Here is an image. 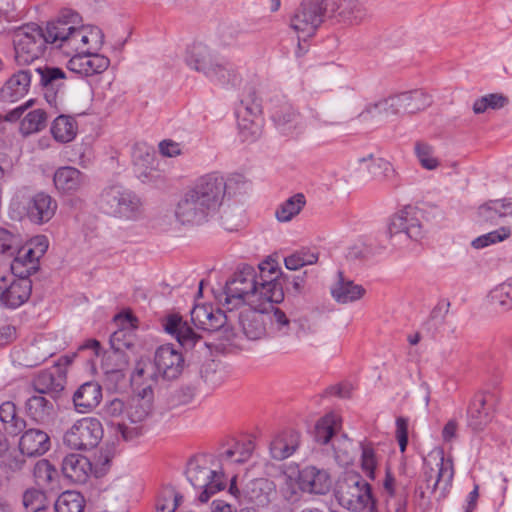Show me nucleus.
I'll return each mask as SVG.
<instances>
[{
  "mask_svg": "<svg viewBox=\"0 0 512 512\" xmlns=\"http://www.w3.org/2000/svg\"><path fill=\"white\" fill-rule=\"evenodd\" d=\"M260 274L250 265L238 269L226 282L223 306L228 310L238 308L246 303L251 307L278 304L284 299L282 284L277 279L278 271L273 263L259 265Z\"/></svg>",
  "mask_w": 512,
  "mask_h": 512,
  "instance_id": "obj_1",
  "label": "nucleus"
},
{
  "mask_svg": "<svg viewBox=\"0 0 512 512\" xmlns=\"http://www.w3.org/2000/svg\"><path fill=\"white\" fill-rule=\"evenodd\" d=\"M222 182L201 176L179 198L175 205V220L186 226L204 224L220 208Z\"/></svg>",
  "mask_w": 512,
  "mask_h": 512,
  "instance_id": "obj_2",
  "label": "nucleus"
},
{
  "mask_svg": "<svg viewBox=\"0 0 512 512\" xmlns=\"http://www.w3.org/2000/svg\"><path fill=\"white\" fill-rule=\"evenodd\" d=\"M97 204L104 214L122 221L137 222L145 215L142 198L119 183L105 186L98 196Z\"/></svg>",
  "mask_w": 512,
  "mask_h": 512,
  "instance_id": "obj_3",
  "label": "nucleus"
},
{
  "mask_svg": "<svg viewBox=\"0 0 512 512\" xmlns=\"http://www.w3.org/2000/svg\"><path fill=\"white\" fill-rule=\"evenodd\" d=\"M55 20L49 21L45 30L35 23H30L19 27L15 31L14 49L15 60L19 65H29L34 60L43 56L47 45L56 48L51 26Z\"/></svg>",
  "mask_w": 512,
  "mask_h": 512,
  "instance_id": "obj_4",
  "label": "nucleus"
},
{
  "mask_svg": "<svg viewBox=\"0 0 512 512\" xmlns=\"http://www.w3.org/2000/svg\"><path fill=\"white\" fill-rule=\"evenodd\" d=\"M82 18L79 13L64 9L60 12L55 24L51 26L56 48L67 55H79L89 52L88 35L84 33Z\"/></svg>",
  "mask_w": 512,
  "mask_h": 512,
  "instance_id": "obj_5",
  "label": "nucleus"
},
{
  "mask_svg": "<svg viewBox=\"0 0 512 512\" xmlns=\"http://www.w3.org/2000/svg\"><path fill=\"white\" fill-rule=\"evenodd\" d=\"M238 135L242 142L253 143L257 141L264 127L261 99L253 88L242 97L236 108Z\"/></svg>",
  "mask_w": 512,
  "mask_h": 512,
  "instance_id": "obj_6",
  "label": "nucleus"
},
{
  "mask_svg": "<svg viewBox=\"0 0 512 512\" xmlns=\"http://www.w3.org/2000/svg\"><path fill=\"white\" fill-rule=\"evenodd\" d=\"M335 496L338 503L347 510L358 512L369 505L371 512L375 510L371 486L359 474L346 473L337 484Z\"/></svg>",
  "mask_w": 512,
  "mask_h": 512,
  "instance_id": "obj_7",
  "label": "nucleus"
},
{
  "mask_svg": "<svg viewBox=\"0 0 512 512\" xmlns=\"http://www.w3.org/2000/svg\"><path fill=\"white\" fill-rule=\"evenodd\" d=\"M209 459L206 455L192 458L186 468V477L191 485L201 490L198 499L207 502L212 495L223 490L226 480L222 471H217L208 466Z\"/></svg>",
  "mask_w": 512,
  "mask_h": 512,
  "instance_id": "obj_8",
  "label": "nucleus"
},
{
  "mask_svg": "<svg viewBox=\"0 0 512 512\" xmlns=\"http://www.w3.org/2000/svg\"><path fill=\"white\" fill-rule=\"evenodd\" d=\"M423 477L426 488L437 494V500L444 499L454 478V466L451 458H446L443 451L430 454L424 461Z\"/></svg>",
  "mask_w": 512,
  "mask_h": 512,
  "instance_id": "obj_9",
  "label": "nucleus"
},
{
  "mask_svg": "<svg viewBox=\"0 0 512 512\" xmlns=\"http://www.w3.org/2000/svg\"><path fill=\"white\" fill-rule=\"evenodd\" d=\"M267 109L274 127L280 134L294 138L303 132L305 126L302 116L286 96H272Z\"/></svg>",
  "mask_w": 512,
  "mask_h": 512,
  "instance_id": "obj_10",
  "label": "nucleus"
},
{
  "mask_svg": "<svg viewBox=\"0 0 512 512\" xmlns=\"http://www.w3.org/2000/svg\"><path fill=\"white\" fill-rule=\"evenodd\" d=\"M104 435V429L99 419L84 417L73 423L65 432L63 442L75 450H88L95 448Z\"/></svg>",
  "mask_w": 512,
  "mask_h": 512,
  "instance_id": "obj_11",
  "label": "nucleus"
},
{
  "mask_svg": "<svg viewBox=\"0 0 512 512\" xmlns=\"http://www.w3.org/2000/svg\"><path fill=\"white\" fill-rule=\"evenodd\" d=\"M326 0H302L290 19V27L303 38L313 36L324 22Z\"/></svg>",
  "mask_w": 512,
  "mask_h": 512,
  "instance_id": "obj_12",
  "label": "nucleus"
},
{
  "mask_svg": "<svg viewBox=\"0 0 512 512\" xmlns=\"http://www.w3.org/2000/svg\"><path fill=\"white\" fill-rule=\"evenodd\" d=\"M422 213L416 207L406 206L391 220L388 232L391 240L401 243L403 240H419L423 236Z\"/></svg>",
  "mask_w": 512,
  "mask_h": 512,
  "instance_id": "obj_13",
  "label": "nucleus"
},
{
  "mask_svg": "<svg viewBox=\"0 0 512 512\" xmlns=\"http://www.w3.org/2000/svg\"><path fill=\"white\" fill-rule=\"evenodd\" d=\"M152 404L145 399L132 398L126 405L125 416L118 423V431L125 441H132L144 433L145 421Z\"/></svg>",
  "mask_w": 512,
  "mask_h": 512,
  "instance_id": "obj_14",
  "label": "nucleus"
},
{
  "mask_svg": "<svg viewBox=\"0 0 512 512\" xmlns=\"http://www.w3.org/2000/svg\"><path fill=\"white\" fill-rule=\"evenodd\" d=\"M39 77V85L44 91V97L50 106H57L59 94H64L66 73L62 68L43 64L32 69Z\"/></svg>",
  "mask_w": 512,
  "mask_h": 512,
  "instance_id": "obj_15",
  "label": "nucleus"
},
{
  "mask_svg": "<svg viewBox=\"0 0 512 512\" xmlns=\"http://www.w3.org/2000/svg\"><path fill=\"white\" fill-rule=\"evenodd\" d=\"M153 361L160 379L165 381L177 379L184 370V357L172 344L157 348Z\"/></svg>",
  "mask_w": 512,
  "mask_h": 512,
  "instance_id": "obj_16",
  "label": "nucleus"
},
{
  "mask_svg": "<svg viewBox=\"0 0 512 512\" xmlns=\"http://www.w3.org/2000/svg\"><path fill=\"white\" fill-rule=\"evenodd\" d=\"M219 59L207 45L200 42L189 46L185 56V62L190 68L202 72L206 77H216L222 82H227L223 75L217 76L213 69Z\"/></svg>",
  "mask_w": 512,
  "mask_h": 512,
  "instance_id": "obj_17",
  "label": "nucleus"
},
{
  "mask_svg": "<svg viewBox=\"0 0 512 512\" xmlns=\"http://www.w3.org/2000/svg\"><path fill=\"white\" fill-rule=\"evenodd\" d=\"M406 99L404 92L390 95L386 98L380 99L377 102L369 103L358 114V118L362 121H367L370 118L379 116H399L401 114H408L406 109Z\"/></svg>",
  "mask_w": 512,
  "mask_h": 512,
  "instance_id": "obj_18",
  "label": "nucleus"
},
{
  "mask_svg": "<svg viewBox=\"0 0 512 512\" xmlns=\"http://www.w3.org/2000/svg\"><path fill=\"white\" fill-rule=\"evenodd\" d=\"M494 400L491 394L476 395L467 411V424L475 432L482 431L492 421Z\"/></svg>",
  "mask_w": 512,
  "mask_h": 512,
  "instance_id": "obj_19",
  "label": "nucleus"
},
{
  "mask_svg": "<svg viewBox=\"0 0 512 512\" xmlns=\"http://www.w3.org/2000/svg\"><path fill=\"white\" fill-rule=\"evenodd\" d=\"M264 305L249 307L240 312L239 322L244 335L250 340H259L266 335L268 314Z\"/></svg>",
  "mask_w": 512,
  "mask_h": 512,
  "instance_id": "obj_20",
  "label": "nucleus"
},
{
  "mask_svg": "<svg viewBox=\"0 0 512 512\" xmlns=\"http://www.w3.org/2000/svg\"><path fill=\"white\" fill-rule=\"evenodd\" d=\"M109 65V58L92 51L73 55L67 67L72 72L88 77L103 73Z\"/></svg>",
  "mask_w": 512,
  "mask_h": 512,
  "instance_id": "obj_21",
  "label": "nucleus"
},
{
  "mask_svg": "<svg viewBox=\"0 0 512 512\" xmlns=\"http://www.w3.org/2000/svg\"><path fill=\"white\" fill-rule=\"evenodd\" d=\"M32 292V281L30 278H19L13 280L9 285L3 283L0 289V303L6 308L16 309L27 302Z\"/></svg>",
  "mask_w": 512,
  "mask_h": 512,
  "instance_id": "obj_22",
  "label": "nucleus"
},
{
  "mask_svg": "<svg viewBox=\"0 0 512 512\" xmlns=\"http://www.w3.org/2000/svg\"><path fill=\"white\" fill-rule=\"evenodd\" d=\"M58 204L56 200L45 192H38L27 202V217L34 224L49 222L56 213Z\"/></svg>",
  "mask_w": 512,
  "mask_h": 512,
  "instance_id": "obj_23",
  "label": "nucleus"
},
{
  "mask_svg": "<svg viewBox=\"0 0 512 512\" xmlns=\"http://www.w3.org/2000/svg\"><path fill=\"white\" fill-rule=\"evenodd\" d=\"M478 220L482 223L497 225L501 220L512 224V198L505 197L485 202L478 207Z\"/></svg>",
  "mask_w": 512,
  "mask_h": 512,
  "instance_id": "obj_24",
  "label": "nucleus"
},
{
  "mask_svg": "<svg viewBox=\"0 0 512 512\" xmlns=\"http://www.w3.org/2000/svg\"><path fill=\"white\" fill-rule=\"evenodd\" d=\"M32 77V68L22 69L14 73L0 89V100L6 103H14L22 99L29 91Z\"/></svg>",
  "mask_w": 512,
  "mask_h": 512,
  "instance_id": "obj_25",
  "label": "nucleus"
},
{
  "mask_svg": "<svg viewBox=\"0 0 512 512\" xmlns=\"http://www.w3.org/2000/svg\"><path fill=\"white\" fill-rule=\"evenodd\" d=\"M331 477L325 469L306 466L299 471V488L304 492L326 494L331 488Z\"/></svg>",
  "mask_w": 512,
  "mask_h": 512,
  "instance_id": "obj_26",
  "label": "nucleus"
},
{
  "mask_svg": "<svg viewBox=\"0 0 512 512\" xmlns=\"http://www.w3.org/2000/svg\"><path fill=\"white\" fill-rule=\"evenodd\" d=\"M226 320L225 313L211 305H195L191 310V321L204 331H217L225 325Z\"/></svg>",
  "mask_w": 512,
  "mask_h": 512,
  "instance_id": "obj_27",
  "label": "nucleus"
},
{
  "mask_svg": "<svg viewBox=\"0 0 512 512\" xmlns=\"http://www.w3.org/2000/svg\"><path fill=\"white\" fill-rule=\"evenodd\" d=\"M163 327L165 332L175 337L178 343L186 349L193 348L201 339V336L177 314L169 315L165 319Z\"/></svg>",
  "mask_w": 512,
  "mask_h": 512,
  "instance_id": "obj_28",
  "label": "nucleus"
},
{
  "mask_svg": "<svg viewBox=\"0 0 512 512\" xmlns=\"http://www.w3.org/2000/svg\"><path fill=\"white\" fill-rule=\"evenodd\" d=\"M24 407L26 415L41 425L50 424L55 417L54 402L38 393L29 396Z\"/></svg>",
  "mask_w": 512,
  "mask_h": 512,
  "instance_id": "obj_29",
  "label": "nucleus"
},
{
  "mask_svg": "<svg viewBox=\"0 0 512 512\" xmlns=\"http://www.w3.org/2000/svg\"><path fill=\"white\" fill-rule=\"evenodd\" d=\"M61 470L71 482L83 484L92 472V464L86 456L72 453L63 458Z\"/></svg>",
  "mask_w": 512,
  "mask_h": 512,
  "instance_id": "obj_30",
  "label": "nucleus"
},
{
  "mask_svg": "<svg viewBox=\"0 0 512 512\" xmlns=\"http://www.w3.org/2000/svg\"><path fill=\"white\" fill-rule=\"evenodd\" d=\"M300 444V435L293 430L275 435L269 444V454L273 460L283 461L292 456Z\"/></svg>",
  "mask_w": 512,
  "mask_h": 512,
  "instance_id": "obj_31",
  "label": "nucleus"
},
{
  "mask_svg": "<svg viewBox=\"0 0 512 512\" xmlns=\"http://www.w3.org/2000/svg\"><path fill=\"white\" fill-rule=\"evenodd\" d=\"M328 11L330 18L345 25H355L364 17V10L357 0H332Z\"/></svg>",
  "mask_w": 512,
  "mask_h": 512,
  "instance_id": "obj_32",
  "label": "nucleus"
},
{
  "mask_svg": "<svg viewBox=\"0 0 512 512\" xmlns=\"http://www.w3.org/2000/svg\"><path fill=\"white\" fill-rule=\"evenodd\" d=\"M50 446V437L40 429L26 430L19 440L20 453L29 457L45 454Z\"/></svg>",
  "mask_w": 512,
  "mask_h": 512,
  "instance_id": "obj_33",
  "label": "nucleus"
},
{
  "mask_svg": "<svg viewBox=\"0 0 512 512\" xmlns=\"http://www.w3.org/2000/svg\"><path fill=\"white\" fill-rule=\"evenodd\" d=\"M102 399V387L95 381L83 383L73 395L75 409L88 413L97 407Z\"/></svg>",
  "mask_w": 512,
  "mask_h": 512,
  "instance_id": "obj_34",
  "label": "nucleus"
},
{
  "mask_svg": "<svg viewBox=\"0 0 512 512\" xmlns=\"http://www.w3.org/2000/svg\"><path fill=\"white\" fill-rule=\"evenodd\" d=\"M366 293L362 285L344 277L343 272H338V280L331 287V295L339 304H348L360 300Z\"/></svg>",
  "mask_w": 512,
  "mask_h": 512,
  "instance_id": "obj_35",
  "label": "nucleus"
},
{
  "mask_svg": "<svg viewBox=\"0 0 512 512\" xmlns=\"http://www.w3.org/2000/svg\"><path fill=\"white\" fill-rule=\"evenodd\" d=\"M66 377L59 367L41 371L34 379L35 392L41 395L58 394L65 387Z\"/></svg>",
  "mask_w": 512,
  "mask_h": 512,
  "instance_id": "obj_36",
  "label": "nucleus"
},
{
  "mask_svg": "<svg viewBox=\"0 0 512 512\" xmlns=\"http://www.w3.org/2000/svg\"><path fill=\"white\" fill-rule=\"evenodd\" d=\"M169 169V162H133V173L142 183H163Z\"/></svg>",
  "mask_w": 512,
  "mask_h": 512,
  "instance_id": "obj_37",
  "label": "nucleus"
},
{
  "mask_svg": "<svg viewBox=\"0 0 512 512\" xmlns=\"http://www.w3.org/2000/svg\"><path fill=\"white\" fill-rule=\"evenodd\" d=\"M84 180V175L71 166L58 168L53 177L55 188L62 194L77 192L84 184Z\"/></svg>",
  "mask_w": 512,
  "mask_h": 512,
  "instance_id": "obj_38",
  "label": "nucleus"
},
{
  "mask_svg": "<svg viewBox=\"0 0 512 512\" xmlns=\"http://www.w3.org/2000/svg\"><path fill=\"white\" fill-rule=\"evenodd\" d=\"M358 177L362 180L394 182L397 173L391 162H357Z\"/></svg>",
  "mask_w": 512,
  "mask_h": 512,
  "instance_id": "obj_39",
  "label": "nucleus"
},
{
  "mask_svg": "<svg viewBox=\"0 0 512 512\" xmlns=\"http://www.w3.org/2000/svg\"><path fill=\"white\" fill-rule=\"evenodd\" d=\"M15 254L16 256L11 263V271L14 276L29 278L32 274L36 273L39 268V259L31 247H18Z\"/></svg>",
  "mask_w": 512,
  "mask_h": 512,
  "instance_id": "obj_40",
  "label": "nucleus"
},
{
  "mask_svg": "<svg viewBox=\"0 0 512 512\" xmlns=\"http://www.w3.org/2000/svg\"><path fill=\"white\" fill-rule=\"evenodd\" d=\"M205 177L217 178V180L222 182L220 206L222 205L225 196H228L229 198L243 196L247 194L251 188L250 182L241 174L231 175L227 179L217 173L206 174Z\"/></svg>",
  "mask_w": 512,
  "mask_h": 512,
  "instance_id": "obj_41",
  "label": "nucleus"
},
{
  "mask_svg": "<svg viewBox=\"0 0 512 512\" xmlns=\"http://www.w3.org/2000/svg\"><path fill=\"white\" fill-rule=\"evenodd\" d=\"M123 336L124 331L119 330L114 332L110 338L113 351L106 357L105 365L107 366V372H120L128 366L129 359L119 344Z\"/></svg>",
  "mask_w": 512,
  "mask_h": 512,
  "instance_id": "obj_42",
  "label": "nucleus"
},
{
  "mask_svg": "<svg viewBox=\"0 0 512 512\" xmlns=\"http://www.w3.org/2000/svg\"><path fill=\"white\" fill-rule=\"evenodd\" d=\"M0 420L6 432L14 436L20 434L26 427V421L17 415L16 405L11 401L0 405Z\"/></svg>",
  "mask_w": 512,
  "mask_h": 512,
  "instance_id": "obj_43",
  "label": "nucleus"
},
{
  "mask_svg": "<svg viewBox=\"0 0 512 512\" xmlns=\"http://www.w3.org/2000/svg\"><path fill=\"white\" fill-rule=\"evenodd\" d=\"M340 418L335 413H329L320 418L314 429V438L320 444H327L340 429Z\"/></svg>",
  "mask_w": 512,
  "mask_h": 512,
  "instance_id": "obj_44",
  "label": "nucleus"
},
{
  "mask_svg": "<svg viewBox=\"0 0 512 512\" xmlns=\"http://www.w3.org/2000/svg\"><path fill=\"white\" fill-rule=\"evenodd\" d=\"M51 133L58 142H70L76 137L77 122L71 116L59 115L52 122Z\"/></svg>",
  "mask_w": 512,
  "mask_h": 512,
  "instance_id": "obj_45",
  "label": "nucleus"
},
{
  "mask_svg": "<svg viewBox=\"0 0 512 512\" xmlns=\"http://www.w3.org/2000/svg\"><path fill=\"white\" fill-rule=\"evenodd\" d=\"M491 306L502 312L512 309V276L493 288L488 294Z\"/></svg>",
  "mask_w": 512,
  "mask_h": 512,
  "instance_id": "obj_46",
  "label": "nucleus"
},
{
  "mask_svg": "<svg viewBox=\"0 0 512 512\" xmlns=\"http://www.w3.org/2000/svg\"><path fill=\"white\" fill-rule=\"evenodd\" d=\"M158 379H160V377L156 370L155 363L154 361L151 362L149 359L139 360L131 375L133 385L138 388L146 383H155Z\"/></svg>",
  "mask_w": 512,
  "mask_h": 512,
  "instance_id": "obj_47",
  "label": "nucleus"
},
{
  "mask_svg": "<svg viewBox=\"0 0 512 512\" xmlns=\"http://www.w3.org/2000/svg\"><path fill=\"white\" fill-rule=\"evenodd\" d=\"M214 71L217 73V76L223 75L224 79L227 80V82H222L218 78L208 77L212 82L217 83L223 87H237L241 81V75L237 71V68L235 65L229 61H226L222 58L219 59V61L214 66Z\"/></svg>",
  "mask_w": 512,
  "mask_h": 512,
  "instance_id": "obj_48",
  "label": "nucleus"
},
{
  "mask_svg": "<svg viewBox=\"0 0 512 512\" xmlns=\"http://www.w3.org/2000/svg\"><path fill=\"white\" fill-rule=\"evenodd\" d=\"M245 210L236 202L227 204L221 213V225L227 231L238 230L244 224Z\"/></svg>",
  "mask_w": 512,
  "mask_h": 512,
  "instance_id": "obj_49",
  "label": "nucleus"
},
{
  "mask_svg": "<svg viewBox=\"0 0 512 512\" xmlns=\"http://www.w3.org/2000/svg\"><path fill=\"white\" fill-rule=\"evenodd\" d=\"M305 204V196L302 193H297L279 205L275 216L280 222H288L300 213Z\"/></svg>",
  "mask_w": 512,
  "mask_h": 512,
  "instance_id": "obj_50",
  "label": "nucleus"
},
{
  "mask_svg": "<svg viewBox=\"0 0 512 512\" xmlns=\"http://www.w3.org/2000/svg\"><path fill=\"white\" fill-rule=\"evenodd\" d=\"M84 497L76 491H65L55 501V512H83Z\"/></svg>",
  "mask_w": 512,
  "mask_h": 512,
  "instance_id": "obj_51",
  "label": "nucleus"
},
{
  "mask_svg": "<svg viewBox=\"0 0 512 512\" xmlns=\"http://www.w3.org/2000/svg\"><path fill=\"white\" fill-rule=\"evenodd\" d=\"M33 475L39 486L53 488L58 477V472L48 460L41 459L35 464Z\"/></svg>",
  "mask_w": 512,
  "mask_h": 512,
  "instance_id": "obj_52",
  "label": "nucleus"
},
{
  "mask_svg": "<svg viewBox=\"0 0 512 512\" xmlns=\"http://www.w3.org/2000/svg\"><path fill=\"white\" fill-rule=\"evenodd\" d=\"M47 126V113L43 109L30 111L21 121L20 130L24 135L39 132Z\"/></svg>",
  "mask_w": 512,
  "mask_h": 512,
  "instance_id": "obj_53",
  "label": "nucleus"
},
{
  "mask_svg": "<svg viewBox=\"0 0 512 512\" xmlns=\"http://www.w3.org/2000/svg\"><path fill=\"white\" fill-rule=\"evenodd\" d=\"M509 99L500 93H491L475 100L473 111L475 114H481L488 109L498 110L508 105Z\"/></svg>",
  "mask_w": 512,
  "mask_h": 512,
  "instance_id": "obj_54",
  "label": "nucleus"
},
{
  "mask_svg": "<svg viewBox=\"0 0 512 512\" xmlns=\"http://www.w3.org/2000/svg\"><path fill=\"white\" fill-rule=\"evenodd\" d=\"M335 458L341 465H349L355 458L353 443L345 435L332 440Z\"/></svg>",
  "mask_w": 512,
  "mask_h": 512,
  "instance_id": "obj_55",
  "label": "nucleus"
},
{
  "mask_svg": "<svg viewBox=\"0 0 512 512\" xmlns=\"http://www.w3.org/2000/svg\"><path fill=\"white\" fill-rule=\"evenodd\" d=\"M404 96L407 97L406 109L408 114H414L422 111L432 103L431 96L419 89L404 92Z\"/></svg>",
  "mask_w": 512,
  "mask_h": 512,
  "instance_id": "obj_56",
  "label": "nucleus"
},
{
  "mask_svg": "<svg viewBox=\"0 0 512 512\" xmlns=\"http://www.w3.org/2000/svg\"><path fill=\"white\" fill-rule=\"evenodd\" d=\"M318 260V255L309 249L296 251L284 259V263L289 270H298L306 265H312Z\"/></svg>",
  "mask_w": 512,
  "mask_h": 512,
  "instance_id": "obj_57",
  "label": "nucleus"
},
{
  "mask_svg": "<svg viewBox=\"0 0 512 512\" xmlns=\"http://www.w3.org/2000/svg\"><path fill=\"white\" fill-rule=\"evenodd\" d=\"M22 501L28 512H40L46 508V495L39 489H27Z\"/></svg>",
  "mask_w": 512,
  "mask_h": 512,
  "instance_id": "obj_58",
  "label": "nucleus"
},
{
  "mask_svg": "<svg viewBox=\"0 0 512 512\" xmlns=\"http://www.w3.org/2000/svg\"><path fill=\"white\" fill-rule=\"evenodd\" d=\"M252 486L251 499L259 505L267 504L270 494L275 491V484L267 479H257Z\"/></svg>",
  "mask_w": 512,
  "mask_h": 512,
  "instance_id": "obj_59",
  "label": "nucleus"
},
{
  "mask_svg": "<svg viewBox=\"0 0 512 512\" xmlns=\"http://www.w3.org/2000/svg\"><path fill=\"white\" fill-rule=\"evenodd\" d=\"M361 447V467L370 479L375 478V469L377 467V457L371 444L360 443Z\"/></svg>",
  "mask_w": 512,
  "mask_h": 512,
  "instance_id": "obj_60",
  "label": "nucleus"
},
{
  "mask_svg": "<svg viewBox=\"0 0 512 512\" xmlns=\"http://www.w3.org/2000/svg\"><path fill=\"white\" fill-rule=\"evenodd\" d=\"M251 456V449L245 445H236L232 449H228L220 455L223 464L228 463H244Z\"/></svg>",
  "mask_w": 512,
  "mask_h": 512,
  "instance_id": "obj_61",
  "label": "nucleus"
},
{
  "mask_svg": "<svg viewBox=\"0 0 512 512\" xmlns=\"http://www.w3.org/2000/svg\"><path fill=\"white\" fill-rule=\"evenodd\" d=\"M20 245L18 236L4 228H0V254L8 257L15 255Z\"/></svg>",
  "mask_w": 512,
  "mask_h": 512,
  "instance_id": "obj_62",
  "label": "nucleus"
},
{
  "mask_svg": "<svg viewBox=\"0 0 512 512\" xmlns=\"http://www.w3.org/2000/svg\"><path fill=\"white\" fill-rule=\"evenodd\" d=\"M268 320L271 323L272 330L278 336H285L289 333L290 320L282 310L275 308L272 315L268 314Z\"/></svg>",
  "mask_w": 512,
  "mask_h": 512,
  "instance_id": "obj_63",
  "label": "nucleus"
},
{
  "mask_svg": "<svg viewBox=\"0 0 512 512\" xmlns=\"http://www.w3.org/2000/svg\"><path fill=\"white\" fill-rule=\"evenodd\" d=\"M40 343L30 345L26 350L25 366L34 367L38 366L52 356L50 351H42Z\"/></svg>",
  "mask_w": 512,
  "mask_h": 512,
  "instance_id": "obj_64",
  "label": "nucleus"
}]
</instances>
